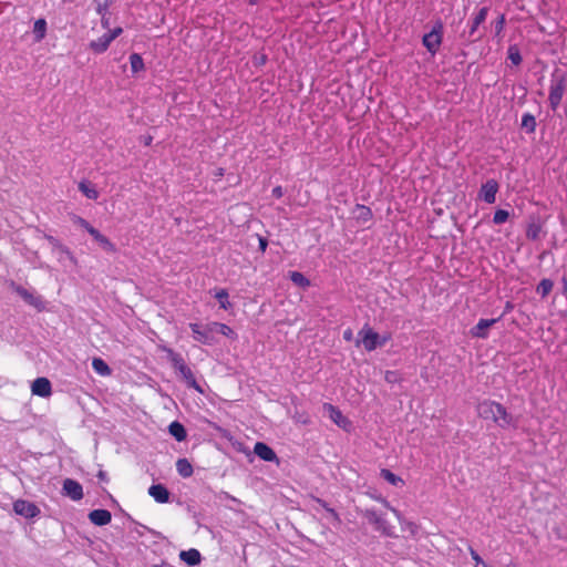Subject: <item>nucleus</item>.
I'll return each mask as SVG.
<instances>
[{
	"label": "nucleus",
	"instance_id": "obj_10",
	"mask_svg": "<svg viewBox=\"0 0 567 567\" xmlns=\"http://www.w3.org/2000/svg\"><path fill=\"white\" fill-rule=\"evenodd\" d=\"M323 409L329 413V417L334 424L346 431H349L351 427V421L343 415L339 408L332 405L331 403H324Z\"/></svg>",
	"mask_w": 567,
	"mask_h": 567
},
{
	"label": "nucleus",
	"instance_id": "obj_32",
	"mask_svg": "<svg viewBox=\"0 0 567 567\" xmlns=\"http://www.w3.org/2000/svg\"><path fill=\"white\" fill-rule=\"evenodd\" d=\"M536 120L535 116L530 113H525L522 116V127L525 128L528 133H534L536 130Z\"/></svg>",
	"mask_w": 567,
	"mask_h": 567
},
{
	"label": "nucleus",
	"instance_id": "obj_57",
	"mask_svg": "<svg viewBox=\"0 0 567 567\" xmlns=\"http://www.w3.org/2000/svg\"><path fill=\"white\" fill-rule=\"evenodd\" d=\"M265 61H266V58H265V56H262V59H259V62L265 63Z\"/></svg>",
	"mask_w": 567,
	"mask_h": 567
},
{
	"label": "nucleus",
	"instance_id": "obj_4",
	"mask_svg": "<svg viewBox=\"0 0 567 567\" xmlns=\"http://www.w3.org/2000/svg\"><path fill=\"white\" fill-rule=\"evenodd\" d=\"M123 29L121 27L105 31L101 37H97L96 39L90 41V50L95 54L104 53L109 49L112 41H114L118 35H121Z\"/></svg>",
	"mask_w": 567,
	"mask_h": 567
},
{
	"label": "nucleus",
	"instance_id": "obj_38",
	"mask_svg": "<svg viewBox=\"0 0 567 567\" xmlns=\"http://www.w3.org/2000/svg\"><path fill=\"white\" fill-rule=\"evenodd\" d=\"M509 217V213L505 209H497L495 213H494V216H493V221L494 224L496 225H501V224H504Z\"/></svg>",
	"mask_w": 567,
	"mask_h": 567
},
{
	"label": "nucleus",
	"instance_id": "obj_39",
	"mask_svg": "<svg viewBox=\"0 0 567 567\" xmlns=\"http://www.w3.org/2000/svg\"><path fill=\"white\" fill-rule=\"evenodd\" d=\"M20 296L30 305L34 307H39L41 303L39 298L33 297L30 292H28L25 289L19 290Z\"/></svg>",
	"mask_w": 567,
	"mask_h": 567
},
{
	"label": "nucleus",
	"instance_id": "obj_56",
	"mask_svg": "<svg viewBox=\"0 0 567 567\" xmlns=\"http://www.w3.org/2000/svg\"><path fill=\"white\" fill-rule=\"evenodd\" d=\"M99 477H100V478H104V473H103V472H100V473H99Z\"/></svg>",
	"mask_w": 567,
	"mask_h": 567
},
{
	"label": "nucleus",
	"instance_id": "obj_53",
	"mask_svg": "<svg viewBox=\"0 0 567 567\" xmlns=\"http://www.w3.org/2000/svg\"><path fill=\"white\" fill-rule=\"evenodd\" d=\"M155 567H175V566H173V565H171V564H168L166 561H163L161 565H157Z\"/></svg>",
	"mask_w": 567,
	"mask_h": 567
},
{
	"label": "nucleus",
	"instance_id": "obj_18",
	"mask_svg": "<svg viewBox=\"0 0 567 567\" xmlns=\"http://www.w3.org/2000/svg\"><path fill=\"white\" fill-rule=\"evenodd\" d=\"M90 235L105 251L111 254L116 252L115 245L106 236L101 234L96 228L91 229Z\"/></svg>",
	"mask_w": 567,
	"mask_h": 567
},
{
	"label": "nucleus",
	"instance_id": "obj_36",
	"mask_svg": "<svg viewBox=\"0 0 567 567\" xmlns=\"http://www.w3.org/2000/svg\"><path fill=\"white\" fill-rule=\"evenodd\" d=\"M542 233V226L537 223H532L527 226L526 237L532 240L538 239Z\"/></svg>",
	"mask_w": 567,
	"mask_h": 567
},
{
	"label": "nucleus",
	"instance_id": "obj_31",
	"mask_svg": "<svg viewBox=\"0 0 567 567\" xmlns=\"http://www.w3.org/2000/svg\"><path fill=\"white\" fill-rule=\"evenodd\" d=\"M215 298L219 301V307L224 310H228L231 307L229 301V295L226 289H219L215 293Z\"/></svg>",
	"mask_w": 567,
	"mask_h": 567
},
{
	"label": "nucleus",
	"instance_id": "obj_17",
	"mask_svg": "<svg viewBox=\"0 0 567 567\" xmlns=\"http://www.w3.org/2000/svg\"><path fill=\"white\" fill-rule=\"evenodd\" d=\"M148 494L161 504L169 501V492L163 484H154L148 488Z\"/></svg>",
	"mask_w": 567,
	"mask_h": 567
},
{
	"label": "nucleus",
	"instance_id": "obj_25",
	"mask_svg": "<svg viewBox=\"0 0 567 567\" xmlns=\"http://www.w3.org/2000/svg\"><path fill=\"white\" fill-rule=\"evenodd\" d=\"M33 33L35 41L40 42L45 38L47 34V21L44 19H38L33 25Z\"/></svg>",
	"mask_w": 567,
	"mask_h": 567
},
{
	"label": "nucleus",
	"instance_id": "obj_13",
	"mask_svg": "<svg viewBox=\"0 0 567 567\" xmlns=\"http://www.w3.org/2000/svg\"><path fill=\"white\" fill-rule=\"evenodd\" d=\"M498 192V183L495 179H488L481 186L480 197L487 204H494Z\"/></svg>",
	"mask_w": 567,
	"mask_h": 567
},
{
	"label": "nucleus",
	"instance_id": "obj_5",
	"mask_svg": "<svg viewBox=\"0 0 567 567\" xmlns=\"http://www.w3.org/2000/svg\"><path fill=\"white\" fill-rule=\"evenodd\" d=\"M362 516L374 526L375 530L385 536H393V527L385 520L383 515L373 508H367L361 512Z\"/></svg>",
	"mask_w": 567,
	"mask_h": 567
},
{
	"label": "nucleus",
	"instance_id": "obj_8",
	"mask_svg": "<svg viewBox=\"0 0 567 567\" xmlns=\"http://www.w3.org/2000/svg\"><path fill=\"white\" fill-rule=\"evenodd\" d=\"M189 328L193 331V337L196 341L204 343V344H212L214 342L213 337V328L210 327V322L200 326L198 323H189Z\"/></svg>",
	"mask_w": 567,
	"mask_h": 567
},
{
	"label": "nucleus",
	"instance_id": "obj_50",
	"mask_svg": "<svg viewBox=\"0 0 567 567\" xmlns=\"http://www.w3.org/2000/svg\"><path fill=\"white\" fill-rule=\"evenodd\" d=\"M513 309H514V305L511 301H507L505 303L503 315L499 318H502L503 316L509 313Z\"/></svg>",
	"mask_w": 567,
	"mask_h": 567
},
{
	"label": "nucleus",
	"instance_id": "obj_42",
	"mask_svg": "<svg viewBox=\"0 0 567 567\" xmlns=\"http://www.w3.org/2000/svg\"><path fill=\"white\" fill-rule=\"evenodd\" d=\"M74 224L85 229L89 234L91 229H95L87 220L80 216H74L73 218Z\"/></svg>",
	"mask_w": 567,
	"mask_h": 567
},
{
	"label": "nucleus",
	"instance_id": "obj_37",
	"mask_svg": "<svg viewBox=\"0 0 567 567\" xmlns=\"http://www.w3.org/2000/svg\"><path fill=\"white\" fill-rule=\"evenodd\" d=\"M112 2H113V0H94L96 13L110 12L109 9H110Z\"/></svg>",
	"mask_w": 567,
	"mask_h": 567
},
{
	"label": "nucleus",
	"instance_id": "obj_24",
	"mask_svg": "<svg viewBox=\"0 0 567 567\" xmlns=\"http://www.w3.org/2000/svg\"><path fill=\"white\" fill-rule=\"evenodd\" d=\"M210 327L213 328V332H218L227 338H236L234 330L226 323L210 322Z\"/></svg>",
	"mask_w": 567,
	"mask_h": 567
},
{
	"label": "nucleus",
	"instance_id": "obj_46",
	"mask_svg": "<svg viewBox=\"0 0 567 567\" xmlns=\"http://www.w3.org/2000/svg\"><path fill=\"white\" fill-rule=\"evenodd\" d=\"M378 501H380V502H381V504H382L385 508H388L389 511H391L393 514H395L396 516L399 515V512H398L394 507H392V506H391V504H390L385 498L380 497V498H378Z\"/></svg>",
	"mask_w": 567,
	"mask_h": 567
},
{
	"label": "nucleus",
	"instance_id": "obj_20",
	"mask_svg": "<svg viewBox=\"0 0 567 567\" xmlns=\"http://www.w3.org/2000/svg\"><path fill=\"white\" fill-rule=\"evenodd\" d=\"M79 190L89 199H97L99 198L97 189L89 181H81L79 183Z\"/></svg>",
	"mask_w": 567,
	"mask_h": 567
},
{
	"label": "nucleus",
	"instance_id": "obj_7",
	"mask_svg": "<svg viewBox=\"0 0 567 567\" xmlns=\"http://www.w3.org/2000/svg\"><path fill=\"white\" fill-rule=\"evenodd\" d=\"M488 11V7H482L473 14L472 20L470 22L468 32L463 34L466 37L467 42H475L482 38L481 35L474 38V35L477 32L480 25L485 22Z\"/></svg>",
	"mask_w": 567,
	"mask_h": 567
},
{
	"label": "nucleus",
	"instance_id": "obj_34",
	"mask_svg": "<svg viewBox=\"0 0 567 567\" xmlns=\"http://www.w3.org/2000/svg\"><path fill=\"white\" fill-rule=\"evenodd\" d=\"M164 351L167 353V357L174 369H177L179 365H182V363L185 362L183 357L179 353L175 352L173 349L164 348Z\"/></svg>",
	"mask_w": 567,
	"mask_h": 567
},
{
	"label": "nucleus",
	"instance_id": "obj_27",
	"mask_svg": "<svg viewBox=\"0 0 567 567\" xmlns=\"http://www.w3.org/2000/svg\"><path fill=\"white\" fill-rule=\"evenodd\" d=\"M289 278L296 286L301 287L303 289H307L310 286V280L299 271H290Z\"/></svg>",
	"mask_w": 567,
	"mask_h": 567
},
{
	"label": "nucleus",
	"instance_id": "obj_6",
	"mask_svg": "<svg viewBox=\"0 0 567 567\" xmlns=\"http://www.w3.org/2000/svg\"><path fill=\"white\" fill-rule=\"evenodd\" d=\"M442 29V24L437 23L433 27L431 32L423 35L422 43L431 54H435L441 47L443 38Z\"/></svg>",
	"mask_w": 567,
	"mask_h": 567
},
{
	"label": "nucleus",
	"instance_id": "obj_52",
	"mask_svg": "<svg viewBox=\"0 0 567 567\" xmlns=\"http://www.w3.org/2000/svg\"><path fill=\"white\" fill-rule=\"evenodd\" d=\"M152 141H153V137H152V136H147V137H145V140H144V144H145L146 146H150V145H151V143H152Z\"/></svg>",
	"mask_w": 567,
	"mask_h": 567
},
{
	"label": "nucleus",
	"instance_id": "obj_35",
	"mask_svg": "<svg viewBox=\"0 0 567 567\" xmlns=\"http://www.w3.org/2000/svg\"><path fill=\"white\" fill-rule=\"evenodd\" d=\"M357 212H358V215H357L358 220H360L362 223H367V221L371 220L372 210L368 206L357 205Z\"/></svg>",
	"mask_w": 567,
	"mask_h": 567
},
{
	"label": "nucleus",
	"instance_id": "obj_28",
	"mask_svg": "<svg viewBox=\"0 0 567 567\" xmlns=\"http://www.w3.org/2000/svg\"><path fill=\"white\" fill-rule=\"evenodd\" d=\"M507 59L513 65L518 66L522 63L519 48L516 44L509 45L507 50Z\"/></svg>",
	"mask_w": 567,
	"mask_h": 567
},
{
	"label": "nucleus",
	"instance_id": "obj_47",
	"mask_svg": "<svg viewBox=\"0 0 567 567\" xmlns=\"http://www.w3.org/2000/svg\"><path fill=\"white\" fill-rule=\"evenodd\" d=\"M258 241H259V249L261 250V252H265L267 249V246H268V240L265 237L259 236Z\"/></svg>",
	"mask_w": 567,
	"mask_h": 567
},
{
	"label": "nucleus",
	"instance_id": "obj_43",
	"mask_svg": "<svg viewBox=\"0 0 567 567\" xmlns=\"http://www.w3.org/2000/svg\"><path fill=\"white\" fill-rule=\"evenodd\" d=\"M318 502L322 505V507L330 514V516L332 517V519L340 524L341 523V519H340V516L339 514L331 507L328 506V504L321 499H318Z\"/></svg>",
	"mask_w": 567,
	"mask_h": 567
},
{
	"label": "nucleus",
	"instance_id": "obj_3",
	"mask_svg": "<svg viewBox=\"0 0 567 567\" xmlns=\"http://www.w3.org/2000/svg\"><path fill=\"white\" fill-rule=\"evenodd\" d=\"M391 339V334L380 336L369 324H364L358 332L355 346H362L365 351H374L378 347H383Z\"/></svg>",
	"mask_w": 567,
	"mask_h": 567
},
{
	"label": "nucleus",
	"instance_id": "obj_58",
	"mask_svg": "<svg viewBox=\"0 0 567 567\" xmlns=\"http://www.w3.org/2000/svg\"><path fill=\"white\" fill-rule=\"evenodd\" d=\"M265 61H266V58H265V56H262V59H259V62L265 63Z\"/></svg>",
	"mask_w": 567,
	"mask_h": 567
},
{
	"label": "nucleus",
	"instance_id": "obj_48",
	"mask_svg": "<svg viewBox=\"0 0 567 567\" xmlns=\"http://www.w3.org/2000/svg\"><path fill=\"white\" fill-rule=\"evenodd\" d=\"M272 196L276 197V198H281L284 196V189L281 186H276L274 189H272Z\"/></svg>",
	"mask_w": 567,
	"mask_h": 567
},
{
	"label": "nucleus",
	"instance_id": "obj_54",
	"mask_svg": "<svg viewBox=\"0 0 567 567\" xmlns=\"http://www.w3.org/2000/svg\"><path fill=\"white\" fill-rule=\"evenodd\" d=\"M217 177H221L224 176V169L223 168H219L217 174H216Z\"/></svg>",
	"mask_w": 567,
	"mask_h": 567
},
{
	"label": "nucleus",
	"instance_id": "obj_19",
	"mask_svg": "<svg viewBox=\"0 0 567 567\" xmlns=\"http://www.w3.org/2000/svg\"><path fill=\"white\" fill-rule=\"evenodd\" d=\"M92 368L96 374L101 377H110L112 374V370L109 364L99 357L92 359Z\"/></svg>",
	"mask_w": 567,
	"mask_h": 567
},
{
	"label": "nucleus",
	"instance_id": "obj_16",
	"mask_svg": "<svg viewBox=\"0 0 567 567\" xmlns=\"http://www.w3.org/2000/svg\"><path fill=\"white\" fill-rule=\"evenodd\" d=\"M89 519L96 526H104L111 522L112 515L107 509H93L89 514Z\"/></svg>",
	"mask_w": 567,
	"mask_h": 567
},
{
	"label": "nucleus",
	"instance_id": "obj_26",
	"mask_svg": "<svg viewBox=\"0 0 567 567\" xmlns=\"http://www.w3.org/2000/svg\"><path fill=\"white\" fill-rule=\"evenodd\" d=\"M182 377L185 379L187 385L189 388H193L195 389L197 392L199 393H203V389L202 386L198 384V382L196 381V378L193 373V371L190 370V368H186L184 372H181Z\"/></svg>",
	"mask_w": 567,
	"mask_h": 567
},
{
	"label": "nucleus",
	"instance_id": "obj_21",
	"mask_svg": "<svg viewBox=\"0 0 567 567\" xmlns=\"http://www.w3.org/2000/svg\"><path fill=\"white\" fill-rule=\"evenodd\" d=\"M179 557L189 566H196L200 563V553L194 548L181 551Z\"/></svg>",
	"mask_w": 567,
	"mask_h": 567
},
{
	"label": "nucleus",
	"instance_id": "obj_41",
	"mask_svg": "<svg viewBox=\"0 0 567 567\" xmlns=\"http://www.w3.org/2000/svg\"><path fill=\"white\" fill-rule=\"evenodd\" d=\"M468 551L472 559L475 561V567H488L473 547H470Z\"/></svg>",
	"mask_w": 567,
	"mask_h": 567
},
{
	"label": "nucleus",
	"instance_id": "obj_40",
	"mask_svg": "<svg viewBox=\"0 0 567 567\" xmlns=\"http://www.w3.org/2000/svg\"><path fill=\"white\" fill-rule=\"evenodd\" d=\"M384 380L390 384L399 383L401 381V375L396 371L388 370L384 373Z\"/></svg>",
	"mask_w": 567,
	"mask_h": 567
},
{
	"label": "nucleus",
	"instance_id": "obj_30",
	"mask_svg": "<svg viewBox=\"0 0 567 567\" xmlns=\"http://www.w3.org/2000/svg\"><path fill=\"white\" fill-rule=\"evenodd\" d=\"M553 287H554L553 281L550 279L544 278L537 285L536 291L538 295H540L543 298H545L550 293V291L553 290Z\"/></svg>",
	"mask_w": 567,
	"mask_h": 567
},
{
	"label": "nucleus",
	"instance_id": "obj_1",
	"mask_svg": "<svg viewBox=\"0 0 567 567\" xmlns=\"http://www.w3.org/2000/svg\"><path fill=\"white\" fill-rule=\"evenodd\" d=\"M476 410L480 417L493 421L501 429L518 427V419L499 402L484 400L477 404Z\"/></svg>",
	"mask_w": 567,
	"mask_h": 567
},
{
	"label": "nucleus",
	"instance_id": "obj_45",
	"mask_svg": "<svg viewBox=\"0 0 567 567\" xmlns=\"http://www.w3.org/2000/svg\"><path fill=\"white\" fill-rule=\"evenodd\" d=\"M504 25H505V17L504 14H502L495 22V31H496V34H499L503 29H504Z\"/></svg>",
	"mask_w": 567,
	"mask_h": 567
},
{
	"label": "nucleus",
	"instance_id": "obj_22",
	"mask_svg": "<svg viewBox=\"0 0 567 567\" xmlns=\"http://www.w3.org/2000/svg\"><path fill=\"white\" fill-rule=\"evenodd\" d=\"M169 433L176 439V441L182 442L186 439L187 433L184 425L177 421H174L168 426Z\"/></svg>",
	"mask_w": 567,
	"mask_h": 567
},
{
	"label": "nucleus",
	"instance_id": "obj_33",
	"mask_svg": "<svg viewBox=\"0 0 567 567\" xmlns=\"http://www.w3.org/2000/svg\"><path fill=\"white\" fill-rule=\"evenodd\" d=\"M130 64H131V70L133 73H137V72L144 70V61H143L142 56L137 53H132L130 55Z\"/></svg>",
	"mask_w": 567,
	"mask_h": 567
},
{
	"label": "nucleus",
	"instance_id": "obj_59",
	"mask_svg": "<svg viewBox=\"0 0 567 567\" xmlns=\"http://www.w3.org/2000/svg\"><path fill=\"white\" fill-rule=\"evenodd\" d=\"M91 31H92V32H96V31H97V30H96V27H92Z\"/></svg>",
	"mask_w": 567,
	"mask_h": 567
},
{
	"label": "nucleus",
	"instance_id": "obj_15",
	"mask_svg": "<svg viewBox=\"0 0 567 567\" xmlns=\"http://www.w3.org/2000/svg\"><path fill=\"white\" fill-rule=\"evenodd\" d=\"M254 453L262 461L279 463L275 451L264 442H257L254 446Z\"/></svg>",
	"mask_w": 567,
	"mask_h": 567
},
{
	"label": "nucleus",
	"instance_id": "obj_14",
	"mask_svg": "<svg viewBox=\"0 0 567 567\" xmlns=\"http://www.w3.org/2000/svg\"><path fill=\"white\" fill-rule=\"evenodd\" d=\"M31 392L33 395L41 398H48L52 394V385L48 378H37L31 385Z\"/></svg>",
	"mask_w": 567,
	"mask_h": 567
},
{
	"label": "nucleus",
	"instance_id": "obj_49",
	"mask_svg": "<svg viewBox=\"0 0 567 567\" xmlns=\"http://www.w3.org/2000/svg\"><path fill=\"white\" fill-rule=\"evenodd\" d=\"M343 339L346 341H352L353 340V331L351 328H348L343 331Z\"/></svg>",
	"mask_w": 567,
	"mask_h": 567
},
{
	"label": "nucleus",
	"instance_id": "obj_51",
	"mask_svg": "<svg viewBox=\"0 0 567 567\" xmlns=\"http://www.w3.org/2000/svg\"><path fill=\"white\" fill-rule=\"evenodd\" d=\"M186 368H188V365L186 364V362H184L176 370L181 373L184 372Z\"/></svg>",
	"mask_w": 567,
	"mask_h": 567
},
{
	"label": "nucleus",
	"instance_id": "obj_29",
	"mask_svg": "<svg viewBox=\"0 0 567 567\" xmlns=\"http://www.w3.org/2000/svg\"><path fill=\"white\" fill-rule=\"evenodd\" d=\"M380 475L386 482H389L390 484H392L394 486L403 485L404 484V481L400 476L395 475L393 472H391L388 468H382L381 472H380Z\"/></svg>",
	"mask_w": 567,
	"mask_h": 567
},
{
	"label": "nucleus",
	"instance_id": "obj_44",
	"mask_svg": "<svg viewBox=\"0 0 567 567\" xmlns=\"http://www.w3.org/2000/svg\"><path fill=\"white\" fill-rule=\"evenodd\" d=\"M97 14L101 17V27L104 30V32L107 30H112L110 28V12L97 13Z\"/></svg>",
	"mask_w": 567,
	"mask_h": 567
},
{
	"label": "nucleus",
	"instance_id": "obj_9",
	"mask_svg": "<svg viewBox=\"0 0 567 567\" xmlns=\"http://www.w3.org/2000/svg\"><path fill=\"white\" fill-rule=\"evenodd\" d=\"M62 494L74 502L81 501L84 496L82 485L73 478H65L63 481Z\"/></svg>",
	"mask_w": 567,
	"mask_h": 567
},
{
	"label": "nucleus",
	"instance_id": "obj_55",
	"mask_svg": "<svg viewBox=\"0 0 567 567\" xmlns=\"http://www.w3.org/2000/svg\"><path fill=\"white\" fill-rule=\"evenodd\" d=\"M258 2V0H248V3L251 6H255Z\"/></svg>",
	"mask_w": 567,
	"mask_h": 567
},
{
	"label": "nucleus",
	"instance_id": "obj_11",
	"mask_svg": "<svg viewBox=\"0 0 567 567\" xmlns=\"http://www.w3.org/2000/svg\"><path fill=\"white\" fill-rule=\"evenodd\" d=\"M13 511L16 514L25 518H33L40 514L39 507L34 503L25 499H17L13 503Z\"/></svg>",
	"mask_w": 567,
	"mask_h": 567
},
{
	"label": "nucleus",
	"instance_id": "obj_23",
	"mask_svg": "<svg viewBox=\"0 0 567 567\" xmlns=\"http://www.w3.org/2000/svg\"><path fill=\"white\" fill-rule=\"evenodd\" d=\"M176 470L177 473L184 478L192 476L194 472L193 466L187 458H179L176 462Z\"/></svg>",
	"mask_w": 567,
	"mask_h": 567
},
{
	"label": "nucleus",
	"instance_id": "obj_12",
	"mask_svg": "<svg viewBox=\"0 0 567 567\" xmlns=\"http://www.w3.org/2000/svg\"><path fill=\"white\" fill-rule=\"evenodd\" d=\"M499 320L501 318L480 319L478 322L473 328H471L470 333L474 338L486 339L488 337L489 328Z\"/></svg>",
	"mask_w": 567,
	"mask_h": 567
},
{
	"label": "nucleus",
	"instance_id": "obj_2",
	"mask_svg": "<svg viewBox=\"0 0 567 567\" xmlns=\"http://www.w3.org/2000/svg\"><path fill=\"white\" fill-rule=\"evenodd\" d=\"M567 78L560 69L554 70L548 87V103L553 111H556L566 91Z\"/></svg>",
	"mask_w": 567,
	"mask_h": 567
}]
</instances>
